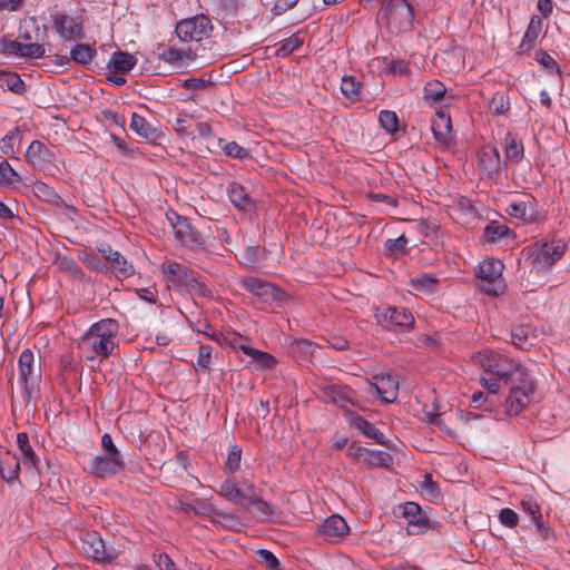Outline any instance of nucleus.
<instances>
[{
	"label": "nucleus",
	"instance_id": "cd10ccee",
	"mask_svg": "<svg viewBox=\"0 0 570 570\" xmlns=\"http://www.w3.org/2000/svg\"><path fill=\"white\" fill-rule=\"evenodd\" d=\"M535 335L529 325H517L511 330L512 344L521 350H528L534 344Z\"/></svg>",
	"mask_w": 570,
	"mask_h": 570
},
{
	"label": "nucleus",
	"instance_id": "603ef678",
	"mask_svg": "<svg viewBox=\"0 0 570 570\" xmlns=\"http://www.w3.org/2000/svg\"><path fill=\"white\" fill-rule=\"evenodd\" d=\"M213 522L222 528L234 530L239 525L238 519L228 512L216 510Z\"/></svg>",
	"mask_w": 570,
	"mask_h": 570
},
{
	"label": "nucleus",
	"instance_id": "4468645a",
	"mask_svg": "<svg viewBox=\"0 0 570 570\" xmlns=\"http://www.w3.org/2000/svg\"><path fill=\"white\" fill-rule=\"evenodd\" d=\"M167 219L173 228L176 239L181 246L191 247L198 244L199 234L191 227L185 217L179 216L175 212L167 214Z\"/></svg>",
	"mask_w": 570,
	"mask_h": 570
},
{
	"label": "nucleus",
	"instance_id": "b1692460",
	"mask_svg": "<svg viewBox=\"0 0 570 570\" xmlns=\"http://www.w3.org/2000/svg\"><path fill=\"white\" fill-rule=\"evenodd\" d=\"M106 271L110 268L119 277H129L134 274V266L120 254V252H108L104 255Z\"/></svg>",
	"mask_w": 570,
	"mask_h": 570
},
{
	"label": "nucleus",
	"instance_id": "5701e85b",
	"mask_svg": "<svg viewBox=\"0 0 570 570\" xmlns=\"http://www.w3.org/2000/svg\"><path fill=\"white\" fill-rule=\"evenodd\" d=\"M26 159L33 168L42 169L51 161V153L41 141L33 140L26 151Z\"/></svg>",
	"mask_w": 570,
	"mask_h": 570
},
{
	"label": "nucleus",
	"instance_id": "c85d7f7f",
	"mask_svg": "<svg viewBox=\"0 0 570 570\" xmlns=\"http://www.w3.org/2000/svg\"><path fill=\"white\" fill-rule=\"evenodd\" d=\"M136 62L137 59L132 55L124 51H117L111 55L108 62V69L124 75L129 72Z\"/></svg>",
	"mask_w": 570,
	"mask_h": 570
},
{
	"label": "nucleus",
	"instance_id": "4d7b16f0",
	"mask_svg": "<svg viewBox=\"0 0 570 570\" xmlns=\"http://www.w3.org/2000/svg\"><path fill=\"white\" fill-rule=\"evenodd\" d=\"M52 262L58 265V267L62 271L75 273L77 272V264L75 261L66 255H62L60 252H49Z\"/></svg>",
	"mask_w": 570,
	"mask_h": 570
},
{
	"label": "nucleus",
	"instance_id": "7c9ffc66",
	"mask_svg": "<svg viewBox=\"0 0 570 570\" xmlns=\"http://www.w3.org/2000/svg\"><path fill=\"white\" fill-rule=\"evenodd\" d=\"M17 443L21 453L22 464L36 469L38 464V456L30 445L28 434L26 432L18 433Z\"/></svg>",
	"mask_w": 570,
	"mask_h": 570
},
{
	"label": "nucleus",
	"instance_id": "dca6fc26",
	"mask_svg": "<svg viewBox=\"0 0 570 570\" xmlns=\"http://www.w3.org/2000/svg\"><path fill=\"white\" fill-rule=\"evenodd\" d=\"M350 451L351 455H353L360 463L368 468H389L393 463L392 455L384 451L367 449L361 445H352Z\"/></svg>",
	"mask_w": 570,
	"mask_h": 570
},
{
	"label": "nucleus",
	"instance_id": "09e8293b",
	"mask_svg": "<svg viewBox=\"0 0 570 570\" xmlns=\"http://www.w3.org/2000/svg\"><path fill=\"white\" fill-rule=\"evenodd\" d=\"M32 190L38 198L48 203H55L59 198L55 189L43 181H36Z\"/></svg>",
	"mask_w": 570,
	"mask_h": 570
},
{
	"label": "nucleus",
	"instance_id": "ea45409f",
	"mask_svg": "<svg viewBox=\"0 0 570 570\" xmlns=\"http://www.w3.org/2000/svg\"><path fill=\"white\" fill-rule=\"evenodd\" d=\"M520 507L531 518L539 531H546L540 508L534 500L530 498L523 499L520 502Z\"/></svg>",
	"mask_w": 570,
	"mask_h": 570
},
{
	"label": "nucleus",
	"instance_id": "774afa93",
	"mask_svg": "<svg viewBox=\"0 0 570 570\" xmlns=\"http://www.w3.org/2000/svg\"><path fill=\"white\" fill-rule=\"evenodd\" d=\"M297 2L298 0H276L272 12L276 16H281L292 9Z\"/></svg>",
	"mask_w": 570,
	"mask_h": 570
},
{
	"label": "nucleus",
	"instance_id": "473e14b6",
	"mask_svg": "<svg viewBox=\"0 0 570 570\" xmlns=\"http://www.w3.org/2000/svg\"><path fill=\"white\" fill-rule=\"evenodd\" d=\"M246 355L252 358L255 367L259 371L272 370L276 365V358L267 352L250 347L246 351Z\"/></svg>",
	"mask_w": 570,
	"mask_h": 570
},
{
	"label": "nucleus",
	"instance_id": "a878e982",
	"mask_svg": "<svg viewBox=\"0 0 570 570\" xmlns=\"http://www.w3.org/2000/svg\"><path fill=\"white\" fill-rule=\"evenodd\" d=\"M505 212L509 216L525 224L532 223L537 217L533 205L527 202H513L507 207Z\"/></svg>",
	"mask_w": 570,
	"mask_h": 570
},
{
	"label": "nucleus",
	"instance_id": "052dcab7",
	"mask_svg": "<svg viewBox=\"0 0 570 570\" xmlns=\"http://www.w3.org/2000/svg\"><path fill=\"white\" fill-rule=\"evenodd\" d=\"M499 521L507 528H515L519 523V517L515 511L509 508H504L499 512Z\"/></svg>",
	"mask_w": 570,
	"mask_h": 570
},
{
	"label": "nucleus",
	"instance_id": "8fccbe9b",
	"mask_svg": "<svg viewBox=\"0 0 570 570\" xmlns=\"http://www.w3.org/2000/svg\"><path fill=\"white\" fill-rule=\"evenodd\" d=\"M18 141V128L9 131L4 137L0 139V151L8 157H12L16 154V142Z\"/></svg>",
	"mask_w": 570,
	"mask_h": 570
},
{
	"label": "nucleus",
	"instance_id": "79ce46f5",
	"mask_svg": "<svg viewBox=\"0 0 570 570\" xmlns=\"http://www.w3.org/2000/svg\"><path fill=\"white\" fill-rule=\"evenodd\" d=\"M0 86L6 87L8 90L22 95L26 92V85L18 73L3 72L0 75Z\"/></svg>",
	"mask_w": 570,
	"mask_h": 570
},
{
	"label": "nucleus",
	"instance_id": "4c0bfd02",
	"mask_svg": "<svg viewBox=\"0 0 570 570\" xmlns=\"http://www.w3.org/2000/svg\"><path fill=\"white\" fill-rule=\"evenodd\" d=\"M108 252H79V259L91 271L106 272V261L104 255Z\"/></svg>",
	"mask_w": 570,
	"mask_h": 570
},
{
	"label": "nucleus",
	"instance_id": "7ed1b4c3",
	"mask_svg": "<svg viewBox=\"0 0 570 570\" xmlns=\"http://www.w3.org/2000/svg\"><path fill=\"white\" fill-rule=\"evenodd\" d=\"M119 324L116 320L105 318L94 323L82 335L79 347L88 361L102 362L114 354L117 344Z\"/></svg>",
	"mask_w": 570,
	"mask_h": 570
},
{
	"label": "nucleus",
	"instance_id": "f3484780",
	"mask_svg": "<svg viewBox=\"0 0 570 570\" xmlns=\"http://www.w3.org/2000/svg\"><path fill=\"white\" fill-rule=\"evenodd\" d=\"M397 510L406 520L409 534L414 535L425 532L428 529V518L422 515L421 507L417 503L405 502L404 504H400Z\"/></svg>",
	"mask_w": 570,
	"mask_h": 570
},
{
	"label": "nucleus",
	"instance_id": "13d9d810",
	"mask_svg": "<svg viewBox=\"0 0 570 570\" xmlns=\"http://www.w3.org/2000/svg\"><path fill=\"white\" fill-rule=\"evenodd\" d=\"M491 111L495 115H502L509 109V101L504 94L495 92L489 104Z\"/></svg>",
	"mask_w": 570,
	"mask_h": 570
},
{
	"label": "nucleus",
	"instance_id": "5fc2aeb1",
	"mask_svg": "<svg viewBox=\"0 0 570 570\" xmlns=\"http://www.w3.org/2000/svg\"><path fill=\"white\" fill-rule=\"evenodd\" d=\"M188 507L194 513L208 517L212 521L217 510L208 500L203 499L194 501Z\"/></svg>",
	"mask_w": 570,
	"mask_h": 570
},
{
	"label": "nucleus",
	"instance_id": "72a5a7b5",
	"mask_svg": "<svg viewBox=\"0 0 570 570\" xmlns=\"http://www.w3.org/2000/svg\"><path fill=\"white\" fill-rule=\"evenodd\" d=\"M196 53L191 49H178L175 47H167L159 53V58L168 63H176L183 60H193Z\"/></svg>",
	"mask_w": 570,
	"mask_h": 570
},
{
	"label": "nucleus",
	"instance_id": "bb28decb",
	"mask_svg": "<svg viewBox=\"0 0 570 570\" xmlns=\"http://www.w3.org/2000/svg\"><path fill=\"white\" fill-rule=\"evenodd\" d=\"M542 30V20L538 16L531 18L522 41L519 46V52L524 53L531 50Z\"/></svg>",
	"mask_w": 570,
	"mask_h": 570
},
{
	"label": "nucleus",
	"instance_id": "423d86ee",
	"mask_svg": "<svg viewBox=\"0 0 570 570\" xmlns=\"http://www.w3.org/2000/svg\"><path fill=\"white\" fill-rule=\"evenodd\" d=\"M19 384L22 387L23 399L29 401L41 381V364H36L35 354L30 348H24L18 358Z\"/></svg>",
	"mask_w": 570,
	"mask_h": 570
},
{
	"label": "nucleus",
	"instance_id": "39448f33",
	"mask_svg": "<svg viewBox=\"0 0 570 570\" xmlns=\"http://www.w3.org/2000/svg\"><path fill=\"white\" fill-rule=\"evenodd\" d=\"M503 267V263L497 258H488L479 264L476 277L482 292L491 296H499L504 292Z\"/></svg>",
	"mask_w": 570,
	"mask_h": 570
},
{
	"label": "nucleus",
	"instance_id": "2eb2a0df",
	"mask_svg": "<svg viewBox=\"0 0 570 570\" xmlns=\"http://www.w3.org/2000/svg\"><path fill=\"white\" fill-rule=\"evenodd\" d=\"M124 466L122 456L110 454L96 455L91 460L89 472L97 478L106 479L121 471Z\"/></svg>",
	"mask_w": 570,
	"mask_h": 570
},
{
	"label": "nucleus",
	"instance_id": "e433bc0d",
	"mask_svg": "<svg viewBox=\"0 0 570 570\" xmlns=\"http://www.w3.org/2000/svg\"><path fill=\"white\" fill-rule=\"evenodd\" d=\"M217 342L222 345L239 350L246 355V351L252 346L246 344V338L237 332H227L218 334Z\"/></svg>",
	"mask_w": 570,
	"mask_h": 570
},
{
	"label": "nucleus",
	"instance_id": "69168bd1",
	"mask_svg": "<svg viewBox=\"0 0 570 570\" xmlns=\"http://www.w3.org/2000/svg\"><path fill=\"white\" fill-rule=\"evenodd\" d=\"M257 553L271 570H276L279 567L278 559L269 550L261 549Z\"/></svg>",
	"mask_w": 570,
	"mask_h": 570
},
{
	"label": "nucleus",
	"instance_id": "49530a36",
	"mask_svg": "<svg viewBox=\"0 0 570 570\" xmlns=\"http://www.w3.org/2000/svg\"><path fill=\"white\" fill-rule=\"evenodd\" d=\"M342 94L351 99L356 100L360 96V83L352 76H344L341 82Z\"/></svg>",
	"mask_w": 570,
	"mask_h": 570
},
{
	"label": "nucleus",
	"instance_id": "2f4dec72",
	"mask_svg": "<svg viewBox=\"0 0 570 570\" xmlns=\"http://www.w3.org/2000/svg\"><path fill=\"white\" fill-rule=\"evenodd\" d=\"M351 424L361 431L364 435L374 439L377 443L384 444L383 433L380 432L372 423L357 414L350 416Z\"/></svg>",
	"mask_w": 570,
	"mask_h": 570
},
{
	"label": "nucleus",
	"instance_id": "9b49d317",
	"mask_svg": "<svg viewBox=\"0 0 570 570\" xmlns=\"http://www.w3.org/2000/svg\"><path fill=\"white\" fill-rule=\"evenodd\" d=\"M371 392L385 403H392L396 400L399 393V381L391 373H381L372 377L370 384Z\"/></svg>",
	"mask_w": 570,
	"mask_h": 570
},
{
	"label": "nucleus",
	"instance_id": "a211bd4d",
	"mask_svg": "<svg viewBox=\"0 0 570 570\" xmlns=\"http://www.w3.org/2000/svg\"><path fill=\"white\" fill-rule=\"evenodd\" d=\"M168 282L179 286H194L197 283L195 275L183 264L167 261L159 266Z\"/></svg>",
	"mask_w": 570,
	"mask_h": 570
},
{
	"label": "nucleus",
	"instance_id": "1a4fd4ad",
	"mask_svg": "<svg viewBox=\"0 0 570 570\" xmlns=\"http://www.w3.org/2000/svg\"><path fill=\"white\" fill-rule=\"evenodd\" d=\"M449 108L450 107L443 106L430 108L434 114L430 129L433 132L435 142L443 149H449L454 144V134Z\"/></svg>",
	"mask_w": 570,
	"mask_h": 570
},
{
	"label": "nucleus",
	"instance_id": "f03ea898",
	"mask_svg": "<svg viewBox=\"0 0 570 570\" xmlns=\"http://www.w3.org/2000/svg\"><path fill=\"white\" fill-rule=\"evenodd\" d=\"M216 492L226 500L252 511L258 521H266L275 514V507L255 494L253 481L245 475L240 482L234 476H228Z\"/></svg>",
	"mask_w": 570,
	"mask_h": 570
},
{
	"label": "nucleus",
	"instance_id": "c9c22d12",
	"mask_svg": "<svg viewBox=\"0 0 570 570\" xmlns=\"http://www.w3.org/2000/svg\"><path fill=\"white\" fill-rule=\"evenodd\" d=\"M512 236L510 228L498 220L490 222L484 228V237L488 242H497Z\"/></svg>",
	"mask_w": 570,
	"mask_h": 570
},
{
	"label": "nucleus",
	"instance_id": "a18cd8bd",
	"mask_svg": "<svg viewBox=\"0 0 570 570\" xmlns=\"http://www.w3.org/2000/svg\"><path fill=\"white\" fill-rule=\"evenodd\" d=\"M505 158L513 163H520L523 158V145L511 136L505 138Z\"/></svg>",
	"mask_w": 570,
	"mask_h": 570
},
{
	"label": "nucleus",
	"instance_id": "e2e57ef3",
	"mask_svg": "<svg viewBox=\"0 0 570 570\" xmlns=\"http://www.w3.org/2000/svg\"><path fill=\"white\" fill-rule=\"evenodd\" d=\"M154 561L159 570H177L175 563L166 553H155Z\"/></svg>",
	"mask_w": 570,
	"mask_h": 570
},
{
	"label": "nucleus",
	"instance_id": "0e129e2a",
	"mask_svg": "<svg viewBox=\"0 0 570 570\" xmlns=\"http://www.w3.org/2000/svg\"><path fill=\"white\" fill-rule=\"evenodd\" d=\"M45 48L39 43H24L22 57L41 58L45 56Z\"/></svg>",
	"mask_w": 570,
	"mask_h": 570
},
{
	"label": "nucleus",
	"instance_id": "6ab92c4d",
	"mask_svg": "<svg viewBox=\"0 0 570 570\" xmlns=\"http://www.w3.org/2000/svg\"><path fill=\"white\" fill-rule=\"evenodd\" d=\"M52 22L57 33L65 40L82 37V24L77 18L55 13L52 14Z\"/></svg>",
	"mask_w": 570,
	"mask_h": 570
},
{
	"label": "nucleus",
	"instance_id": "58836bf2",
	"mask_svg": "<svg viewBox=\"0 0 570 570\" xmlns=\"http://www.w3.org/2000/svg\"><path fill=\"white\" fill-rule=\"evenodd\" d=\"M350 389L345 386L331 385L325 391V402H332L341 407H345L346 403L350 402L348 393Z\"/></svg>",
	"mask_w": 570,
	"mask_h": 570
},
{
	"label": "nucleus",
	"instance_id": "864d4df0",
	"mask_svg": "<svg viewBox=\"0 0 570 570\" xmlns=\"http://www.w3.org/2000/svg\"><path fill=\"white\" fill-rule=\"evenodd\" d=\"M20 180V175L10 166L7 160L0 163V186L12 185Z\"/></svg>",
	"mask_w": 570,
	"mask_h": 570
},
{
	"label": "nucleus",
	"instance_id": "6e6d98bb",
	"mask_svg": "<svg viewBox=\"0 0 570 570\" xmlns=\"http://www.w3.org/2000/svg\"><path fill=\"white\" fill-rule=\"evenodd\" d=\"M219 146L223 148L224 153L236 159H244L248 156V151L238 145L236 141L226 142L224 139H219Z\"/></svg>",
	"mask_w": 570,
	"mask_h": 570
},
{
	"label": "nucleus",
	"instance_id": "393cba45",
	"mask_svg": "<svg viewBox=\"0 0 570 570\" xmlns=\"http://www.w3.org/2000/svg\"><path fill=\"white\" fill-rule=\"evenodd\" d=\"M454 100V96L448 92L442 82L439 80L430 81V108H434V106L451 107Z\"/></svg>",
	"mask_w": 570,
	"mask_h": 570
},
{
	"label": "nucleus",
	"instance_id": "bf43d9fd",
	"mask_svg": "<svg viewBox=\"0 0 570 570\" xmlns=\"http://www.w3.org/2000/svg\"><path fill=\"white\" fill-rule=\"evenodd\" d=\"M1 51L8 55L22 57L24 43L18 40H9L2 39L1 42Z\"/></svg>",
	"mask_w": 570,
	"mask_h": 570
},
{
	"label": "nucleus",
	"instance_id": "aec40b11",
	"mask_svg": "<svg viewBox=\"0 0 570 570\" xmlns=\"http://www.w3.org/2000/svg\"><path fill=\"white\" fill-rule=\"evenodd\" d=\"M317 532L328 541H337L350 532V527L341 515L333 514L318 524Z\"/></svg>",
	"mask_w": 570,
	"mask_h": 570
},
{
	"label": "nucleus",
	"instance_id": "c03bdc74",
	"mask_svg": "<svg viewBox=\"0 0 570 570\" xmlns=\"http://www.w3.org/2000/svg\"><path fill=\"white\" fill-rule=\"evenodd\" d=\"M303 42L304 40L299 33H294L282 41L279 48L276 50V56L282 58L287 57L293 51L297 50L303 45Z\"/></svg>",
	"mask_w": 570,
	"mask_h": 570
},
{
	"label": "nucleus",
	"instance_id": "f257e3e1",
	"mask_svg": "<svg viewBox=\"0 0 570 570\" xmlns=\"http://www.w3.org/2000/svg\"><path fill=\"white\" fill-rule=\"evenodd\" d=\"M474 362L484 372L480 383L490 394L499 393L502 386L508 389V415H518L528 406L537 390V382L530 370L505 354L492 350L479 352L474 356Z\"/></svg>",
	"mask_w": 570,
	"mask_h": 570
},
{
	"label": "nucleus",
	"instance_id": "0eeeda50",
	"mask_svg": "<svg viewBox=\"0 0 570 570\" xmlns=\"http://www.w3.org/2000/svg\"><path fill=\"white\" fill-rule=\"evenodd\" d=\"M213 31L210 19L204 14H197L177 22L175 32L183 42H200L207 39Z\"/></svg>",
	"mask_w": 570,
	"mask_h": 570
},
{
	"label": "nucleus",
	"instance_id": "412c9836",
	"mask_svg": "<svg viewBox=\"0 0 570 570\" xmlns=\"http://www.w3.org/2000/svg\"><path fill=\"white\" fill-rule=\"evenodd\" d=\"M479 170L483 177L495 178L501 170L500 154L495 147H484L479 153Z\"/></svg>",
	"mask_w": 570,
	"mask_h": 570
},
{
	"label": "nucleus",
	"instance_id": "6e6552de",
	"mask_svg": "<svg viewBox=\"0 0 570 570\" xmlns=\"http://www.w3.org/2000/svg\"><path fill=\"white\" fill-rule=\"evenodd\" d=\"M240 286L264 303H285L289 296L277 286L258 277H243Z\"/></svg>",
	"mask_w": 570,
	"mask_h": 570
},
{
	"label": "nucleus",
	"instance_id": "680f3d73",
	"mask_svg": "<svg viewBox=\"0 0 570 570\" xmlns=\"http://www.w3.org/2000/svg\"><path fill=\"white\" fill-rule=\"evenodd\" d=\"M212 346L210 345H200L198 348V357L196 363V370H208L210 365L212 358Z\"/></svg>",
	"mask_w": 570,
	"mask_h": 570
},
{
	"label": "nucleus",
	"instance_id": "a19ab883",
	"mask_svg": "<svg viewBox=\"0 0 570 570\" xmlns=\"http://www.w3.org/2000/svg\"><path fill=\"white\" fill-rule=\"evenodd\" d=\"M96 56V49L86 43H77L70 50V58L78 63L87 65Z\"/></svg>",
	"mask_w": 570,
	"mask_h": 570
},
{
	"label": "nucleus",
	"instance_id": "3c124183",
	"mask_svg": "<svg viewBox=\"0 0 570 570\" xmlns=\"http://www.w3.org/2000/svg\"><path fill=\"white\" fill-rule=\"evenodd\" d=\"M379 121L382 128L389 134L395 132L399 128V118L394 111L382 110L379 116Z\"/></svg>",
	"mask_w": 570,
	"mask_h": 570
},
{
	"label": "nucleus",
	"instance_id": "de8ad7c7",
	"mask_svg": "<svg viewBox=\"0 0 570 570\" xmlns=\"http://www.w3.org/2000/svg\"><path fill=\"white\" fill-rule=\"evenodd\" d=\"M242 449L238 445H234L229 451L224 470L228 475H233L240 466Z\"/></svg>",
	"mask_w": 570,
	"mask_h": 570
},
{
	"label": "nucleus",
	"instance_id": "f704fd0d",
	"mask_svg": "<svg viewBox=\"0 0 570 570\" xmlns=\"http://www.w3.org/2000/svg\"><path fill=\"white\" fill-rule=\"evenodd\" d=\"M138 136L145 139L156 138V129L140 115L134 112L129 125Z\"/></svg>",
	"mask_w": 570,
	"mask_h": 570
},
{
	"label": "nucleus",
	"instance_id": "338daca9",
	"mask_svg": "<svg viewBox=\"0 0 570 570\" xmlns=\"http://www.w3.org/2000/svg\"><path fill=\"white\" fill-rule=\"evenodd\" d=\"M101 446L106 451V454L122 456L120 451L115 445L112 438L108 433H105L101 436Z\"/></svg>",
	"mask_w": 570,
	"mask_h": 570
},
{
	"label": "nucleus",
	"instance_id": "c756f323",
	"mask_svg": "<svg viewBox=\"0 0 570 570\" xmlns=\"http://www.w3.org/2000/svg\"><path fill=\"white\" fill-rule=\"evenodd\" d=\"M20 459L16 455H7L0 460V475L7 483L18 480Z\"/></svg>",
	"mask_w": 570,
	"mask_h": 570
},
{
	"label": "nucleus",
	"instance_id": "20e7f679",
	"mask_svg": "<svg viewBox=\"0 0 570 570\" xmlns=\"http://www.w3.org/2000/svg\"><path fill=\"white\" fill-rule=\"evenodd\" d=\"M379 19L385 22L391 33L405 32L412 26V8L406 0H385Z\"/></svg>",
	"mask_w": 570,
	"mask_h": 570
},
{
	"label": "nucleus",
	"instance_id": "f8f14e48",
	"mask_svg": "<svg viewBox=\"0 0 570 570\" xmlns=\"http://www.w3.org/2000/svg\"><path fill=\"white\" fill-rule=\"evenodd\" d=\"M81 551L95 561H111L114 552L105 547V542L98 532H87L81 537Z\"/></svg>",
	"mask_w": 570,
	"mask_h": 570
},
{
	"label": "nucleus",
	"instance_id": "4be33fe9",
	"mask_svg": "<svg viewBox=\"0 0 570 570\" xmlns=\"http://www.w3.org/2000/svg\"><path fill=\"white\" fill-rule=\"evenodd\" d=\"M227 195L230 203L243 212L250 213L255 210V203L246 191V189L238 183H230L227 188Z\"/></svg>",
	"mask_w": 570,
	"mask_h": 570
},
{
	"label": "nucleus",
	"instance_id": "37998d69",
	"mask_svg": "<svg viewBox=\"0 0 570 570\" xmlns=\"http://www.w3.org/2000/svg\"><path fill=\"white\" fill-rule=\"evenodd\" d=\"M564 252H530V259L538 268L541 266H551L556 261L560 259Z\"/></svg>",
	"mask_w": 570,
	"mask_h": 570
},
{
	"label": "nucleus",
	"instance_id": "9d476101",
	"mask_svg": "<svg viewBox=\"0 0 570 570\" xmlns=\"http://www.w3.org/2000/svg\"><path fill=\"white\" fill-rule=\"evenodd\" d=\"M269 254L271 252H237L236 259L244 267L268 274L277 268L276 261Z\"/></svg>",
	"mask_w": 570,
	"mask_h": 570
},
{
	"label": "nucleus",
	"instance_id": "ddd939ff",
	"mask_svg": "<svg viewBox=\"0 0 570 570\" xmlns=\"http://www.w3.org/2000/svg\"><path fill=\"white\" fill-rule=\"evenodd\" d=\"M375 316L377 322L387 327H410L414 323L413 315L403 307H381Z\"/></svg>",
	"mask_w": 570,
	"mask_h": 570
}]
</instances>
